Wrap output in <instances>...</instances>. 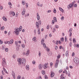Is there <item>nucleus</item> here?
<instances>
[{
    "label": "nucleus",
    "instance_id": "obj_37",
    "mask_svg": "<svg viewBox=\"0 0 79 79\" xmlns=\"http://www.w3.org/2000/svg\"><path fill=\"white\" fill-rule=\"evenodd\" d=\"M42 73L43 74H45V72L44 70L42 71Z\"/></svg>",
    "mask_w": 79,
    "mask_h": 79
},
{
    "label": "nucleus",
    "instance_id": "obj_51",
    "mask_svg": "<svg viewBox=\"0 0 79 79\" xmlns=\"http://www.w3.org/2000/svg\"><path fill=\"white\" fill-rule=\"evenodd\" d=\"M3 44V41L0 40V44Z\"/></svg>",
    "mask_w": 79,
    "mask_h": 79
},
{
    "label": "nucleus",
    "instance_id": "obj_18",
    "mask_svg": "<svg viewBox=\"0 0 79 79\" xmlns=\"http://www.w3.org/2000/svg\"><path fill=\"white\" fill-rule=\"evenodd\" d=\"M2 19L4 20V21H7V19H6L5 17H2Z\"/></svg>",
    "mask_w": 79,
    "mask_h": 79
},
{
    "label": "nucleus",
    "instance_id": "obj_23",
    "mask_svg": "<svg viewBox=\"0 0 79 79\" xmlns=\"http://www.w3.org/2000/svg\"><path fill=\"white\" fill-rule=\"evenodd\" d=\"M22 4L23 5H24L26 4V2L24 1H22Z\"/></svg>",
    "mask_w": 79,
    "mask_h": 79
},
{
    "label": "nucleus",
    "instance_id": "obj_47",
    "mask_svg": "<svg viewBox=\"0 0 79 79\" xmlns=\"http://www.w3.org/2000/svg\"><path fill=\"white\" fill-rule=\"evenodd\" d=\"M19 30H20V31H21V29H22V26H20L19 27Z\"/></svg>",
    "mask_w": 79,
    "mask_h": 79
},
{
    "label": "nucleus",
    "instance_id": "obj_32",
    "mask_svg": "<svg viewBox=\"0 0 79 79\" xmlns=\"http://www.w3.org/2000/svg\"><path fill=\"white\" fill-rule=\"evenodd\" d=\"M53 12L55 13H56V9L55 8L54 9Z\"/></svg>",
    "mask_w": 79,
    "mask_h": 79
},
{
    "label": "nucleus",
    "instance_id": "obj_15",
    "mask_svg": "<svg viewBox=\"0 0 79 79\" xmlns=\"http://www.w3.org/2000/svg\"><path fill=\"white\" fill-rule=\"evenodd\" d=\"M64 74H62L60 76V79H65V77H64Z\"/></svg>",
    "mask_w": 79,
    "mask_h": 79
},
{
    "label": "nucleus",
    "instance_id": "obj_42",
    "mask_svg": "<svg viewBox=\"0 0 79 79\" xmlns=\"http://www.w3.org/2000/svg\"><path fill=\"white\" fill-rule=\"evenodd\" d=\"M55 27H56V28H57V29H58V28H59V26H58V25H56L55 26Z\"/></svg>",
    "mask_w": 79,
    "mask_h": 79
},
{
    "label": "nucleus",
    "instance_id": "obj_57",
    "mask_svg": "<svg viewBox=\"0 0 79 79\" xmlns=\"http://www.w3.org/2000/svg\"><path fill=\"white\" fill-rule=\"evenodd\" d=\"M29 14H27L26 15H25V17H27V16H29Z\"/></svg>",
    "mask_w": 79,
    "mask_h": 79
},
{
    "label": "nucleus",
    "instance_id": "obj_17",
    "mask_svg": "<svg viewBox=\"0 0 79 79\" xmlns=\"http://www.w3.org/2000/svg\"><path fill=\"white\" fill-rule=\"evenodd\" d=\"M59 9L60 10L61 12H62V13H64V10L61 8L59 7Z\"/></svg>",
    "mask_w": 79,
    "mask_h": 79
},
{
    "label": "nucleus",
    "instance_id": "obj_27",
    "mask_svg": "<svg viewBox=\"0 0 79 79\" xmlns=\"http://www.w3.org/2000/svg\"><path fill=\"white\" fill-rule=\"evenodd\" d=\"M44 39H42L41 40V44H44Z\"/></svg>",
    "mask_w": 79,
    "mask_h": 79
},
{
    "label": "nucleus",
    "instance_id": "obj_44",
    "mask_svg": "<svg viewBox=\"0 0 79 79\" xmlns=\"http://www.w3.org/2000/svg\"><path fill=\"white\" fill-rule=\"evenodd\" d=\"M50 66L51 67H52V66H53V63H50Z\"/></svg>",
    "mask_w": 79,
    "mask_h": 79
},
{
    "label": "nucleus",
    "instance_id": "obj_39",
    "mask_svg": "<svg viewBox=\"0 0 79 79\" xmlns=\"http://www.w3.org/2000/svg\"><path fill=\"white\" fill-rule=\"evenodd\" d=\"M55 24V21L54 20H52V24Z\"/></svg>",
    "mask_w": 79,
    "mask_h": 79
},
{
    "label": "nucleus",
    "instance_id": "obj_50",
    "mask_svg": "<svg viewBox=\"0 0 79 79\" xmlns=\"http://www.w3.org/2000/svg\"><path fill=\"white\" fill-rule=\"evenodd\" d=\"M37 5L38 6H40V3L39 2L37 3Z\"/></svg>",
    "mask_w": 79,
    "mask_h": 79
},
{
    "label": "nucleus",
    "instance_id": "obj_14",
    "mask_svg": "<svg viewBox=\"0 0 79 79\" xmlns=\"http://www.w3.org/2000/svg\"><path fill=\"white\" fill-rule=\"evenodd\" d=\"M68 8H71L73 6V5L72 4H70L69 6H68Z\"/></svg>",
    "mask_w": 79,
    "mask_h": 79
},
{
    "label": "nucleus",
    "instance_id": "obj_4",
    "mask_svg": "<svg viewBox=\"0 0 79 79\" xmlns=\"http://www.w3.org/2000/svg\"><path fill=\"white\" fill-rule=\"evenodd\" d=\"M15 45H16V47H20V44H18V42L17 41H15Z\"/></svg>",
    "mask_w": 79,
    "mask_h": 79
},
{
    "label": "nucleus",
    "instance_id": "obj_59",
    "mask_svg": "<svg viewBox=\"0 0 79 79\" xmlns=\"http://www.w3.org/2000/svg\"><path fill=\"white\" fill-rule=\"evenodd\" d=\"M75 54L74 52H73L72 54V56H74Z\"/></svg>",
    "mask_w": 79,
    "mask_h": 79
},
{
    "label": "nucleus",
    "instance_id": "obj_16",
    "mask_svg": "<svg viewBox=\"0 0 79 79\" xmlns=\"http://www.w3.org/2000/svg\"><path fill=\"white\" fill-rule=\"evenodd\" d=\"M55 75V73H52L51 74V77H53Z\"/></svg>",
    "mask_w": 79,
    "mask_h": 79
},
{
    "label": "nucleus",
    "instance_id": "obj_52",
    "mask_svg": "<svg viewBox=\"0 0 79 79\" xmlns=\"http://www.w3.org/2000/svg\"><path fill=\"white\" fill-rule=\"evenodd\" d=\"M77 6V4H75L74 5V7H76Z\"/></svg>",
    "mask_w": 79,
    "mask_h": 79
},
{
    "label": "nucleus",
    "instance_id": "obj_64",
    "mask_svg": "<svg viewBox=\"0 0 79 79\" xmlns=\"http://www.w3.org/2000/svg\"><path fill=\"white\" fill-rule=\"evenodd\" d=\"M0 79H3V76H0Z\"/></svg>",
    "mask_w": 79,
    "mask_h": 79
},
{
    "label": "nucleus",
    "instance_id": "obj_53",
    "mask_svg": "<svg viewBox=\"0 0 79 79\" xmlns=\"http://www.w3.org/2000/svg\"><path fill=\"white\" fill-rule=\"evenodd\" d=\"M55 50H57L58 49V46H55Z\"/></svg>",
    "mask_w": 79,
    "mask_h": 79
},
{
    "label": "nucleus",
    "instance_id": "obj_30",
    "mask_svg": "<svg viewBox=\"0 0 79 79\" xmlns=\"http://www.w3.org/2000/svg\"><path fill=\"white\" fill-rule=\"evenodd\" d=\"M73 43H76V39H75V38L73 39Z\"/></svg>",
    "mask_w": 79,
    "mask_h": 79
},
{
    "label": "nucleus",
    "instance_id": "obj_22",
    "mask_svg": "<svg viewBox=\"0 0 79 79\" xmlns=\"http://www.w3.org/2000/svg\"><path fill=\"white\" fill-rule=\"evenodd\" d=\"M12 75L14 77V79H15V74L14 72L12 73Z\"/></svg>",
    "mask_w": 79,
    "mask_h": 79
},
{
    "label": "nucleus",
    "instance_id": "obj_40",
    "mask_svg": "<svg viewBox=\"0 0 79 79\" xmlns=\"http://www.w3.org/2000/svg\"><path fill=\"white\" fill-rule=\"evenodd\" d=\"M32 64H35V61L34 60L32 62Z\"/></svg>",
    "mask_w": 79,
    "mask_h": 79
},
{
    "label": "nucleus",
    "instance_id": "obj_63",
    "mask_svg": "<svg viewBox=\"0 0 79 79\" xmlns=\"http://www.w3.org/2000/svg\"><path fill=\"white\" fill-rule=\"evenodd\" d=\"M62 71H63V70H61V69L59 71V73H61V72H62Z\"/></svg>",
    "mask_w": 79,
    "mask_h": 79
},
{
    "label": "nucleus",
    "instance_id": "obj_10",
    "mask_svg": "<svg viewBox=\"0 0 79 79\" xmlns=\"http://www.w3.org/2000/svg\"><path fill=\"white\" fill-rule=\"evenodd\" d=\"M26 69L27 71H29V66L28 65H27L26 66Z\"/></svg>",
    "mask_w": 79,
    "mask_h": 79
},
{
    "label": "nucleus",
    "instance_id": "obj_36",
    "mask_svg": "<svg viewBox=\"0 0 79 79\" xmlns=\"http://www.w3.org/2000/svg\"><path fill=\"white\" fill-rule=\"evenodd\" d=\"M46 50L47 52H49L50 51V49L48 48H46Z\"/></svg>",
    "mask_w": 79,
    "mask_h": 79
},
{
    "label": "nucleus",
    "instance_id": "obj_11",
    "mask_svg": "<svg viewBox=\"0 0 79 79\" xmlns=\"http://www.w3.org/2000/svg\"><path fill=\"white\" fill-rule=\"evenodd\" d=\"M10 15H11L12 14L13 16H15V13L14 12H13V11H10Z\"/></svg>",
    "mask_w": 79,
    "mask_h": 79
},
{
    "label": "nucleus",
    "instance_id": "obj_46",
    "mask_svg": "<svg viewBox=\"0 0 79 79\" xmlns=\"http://www.w3.org/2000/svg\"><path fill=\"white\" fill-rule=\"evenodd\" d=\"M69 35L70 37H71V36H72V32H70Z\"/></svg>",
    "mask_w": 79,
    "mask_h": 79
},
{
    "label": "nucleus",
    "instance_id": "obj_20",
    "mask_svg": "<svg viewBox=\"0 0 79 79\" xmlns=\"http://www.w3.org/2000/svg\"><path fill=\"white\" fill-rule=\"evenodd\" d=\"M57 57V60H58V59H60V57H61V55H60V54H58Z\"/></svg>",
    "mask_w": 79,
    "mask_h": 79
},
{
    "label": "nucleus",
    "instance_id": "obj_28",
    "mask_svg": "<svg viewBox=\"0 0 79 79\" xmlns=\"http://www.w3.org/2000/svg\"><path fill=\"white\" fill-rule=\"evenodd\" d=\"M3 70H4V71H5V72L6 73H7V74L8 73L6 70V69H5V68H3Z\"/></svg>",
    "mask_w": 79,
    "mask_h": 79
},
{
    "label": "nucleus",
    "instance_id": "obj_6",
    "mask_svg": "<svg viewBox=\"0 0 79 79\" xmlns=\"http://www.w3.org/2000/svg\"><path fill=\"white\" fill-rule=\"evenodd\" d=\"M25 11H26V9L25 8H23V11L22 12V15H25Z\"/></svg>",
    "mask_w": 79,
    "mask_h": 79
},
{
    "label": "nucleus",
    "instance_id": "obj_8",
    "mask_svg": "<svg viewBox=\"0 0 79 79\" xmlns=\"http://www.w3.org/2000/svg\"><path fill=\"white\" fill-rule=\"evenodd\" d=\"M22 60L21 59V58H18L17 60V61L18 62H19V64H21V62H22Z\"/></svg>",
    "mask_w": 79,
    "mask_h": 79
},
{
    "label": "nucleus",
    "instance_id": "obj_54",
    "mask_svg": "<svg viewBox=\"0 0 79 79\" xmlns=\"http://www.w3.org/2000/svg\"><path fill=\"white\" fill-rule=\"evenodd\" d=\"M26 8H28V4L27 3L26 4Z\"/></svg>",
    "mask_w": 79,
    "mask_h": 79
},
{
    "label": "nucleus",
    "instance_id": "obj_56",
    "mask_svg": "<svg viewBox=\"0 0 79 79\" xmlns=\"http://www.w3.org/2000/svg\"><path fill=\"white\" fill-rule=\"evenodd\" d=\"M2 75H5V73L3 72V70H2Z\"/></svg>",
    "mask_w": 79,
    "mask_h": 79
},
{
    "label": "nucleus",
    "instance_id": "obj_55",
    "mask_svg": "<svg viewBox=\"0 0 79 79\" xmlns=\"http://www.w3.org/2000/svg\"><path fill=\"white\" fill-rule=\"evenodd\" d=\"M22 48H24V47H25V45H24V44H22Z\"/></svg>",
    "mask_w": 79,
    "mask_h": 79
},
{
    "label": "nucleus",
    "instance_id": "obj_58",
    "mask_svg": "<svg viewBox=\"0 0 79 79\" xmlns=\"http://www.w3.org/2000/svg\"><path fill=\"white\" fill-rule=\"evenodd\" d=\"M63 19H64V17L62 16L61 18V20L63 21Z\"/></svg>",
    "mask_w": 79,
    "mask_h": 79
},
{
    "label": "nucleus",
    "instance_id": "obj_43",
    "mask_svg": "<svg viewBox=\"0 0 79 79\" xmlns=\"http://www.w3.org/2000/svg\"><path fill=\"white\" fill-rule=\"evenodd\" d=\"M17 78V79H21V76H18Z\"/></svg>",
    "mask_w": 79,
    "mask_h": 79
},
{
    "label": "nucleus",
    "instance_id": "obj_12",
    "mask_svg": "<svg viewBox=\"0 0 79 79\" xmlns=\"http://www.w3.org/2000/svg\"><path fill=\"white\" fill-rule=\"evenodd\" d=\"M38 68L40 69H41L42 68V65L41 64H40L39 65Z\"/></svg>",
    "mask_w": 79,
    "mask_h": 79
},
{
    "label": "nucleus",
    "instance_id": "obj_62",
    "mask_svg": "<svg viewBox=\"0 0 79 79\" xmlns=\"http://www.w3.org/2000/svg\"><path fill=\"white\" fill-rule=\"evenodd\" d=\"M39 24H41V21H40V20H39Z\"/></svg>",
    "mask_w": 79,
    "mask_h": 79
},
{
    "label": "nucleus",
    "instance_id": "obj_45",
    "mask_svg": "<svg viewBox=\"0 0 79 79\" xmlns=\"http://www.w3.org/2000/svg\"><path fill=\"white\" fill-rule=\"evenodd\" d=\"M73 31V28H70L69 30V31L71 32V31Z\"/></svg>",
    "mask_w": 79,
    "mask_h": 79
},
{
    "label": "nucleus",
    "instance_id": "obj_33",
    "mask_svg": "<svg viewBox=\"0 0 79 79\" xmlns=\"http://www.w3.org/2000/svg\"><path fill=\"white\" fill-rule=\"evenodd\" d=\"M60 40L61 42H63L64 41V38H62L60 39Z\"/></svg>",
    "mask_w": 79,
    "mask_h": 79
},
{
    "label": "nucleus",
    "instance_id": "obj_13",
    "mask_svg": "<svg viewBox=\"0 0 79 79\" xmlns=\"http://www.w3.org/2000/svg\"><path fill=\"white\" fill-rule=\"evenodd\" d=\"M37 18L38 20H39L40 19V16H39V15L38 13H37Z\"/></svg>",
    "mask_w": 79,
    "mask_h": 79
},
{
    "label": "nucleus",
    "instance_id": "obj_41",
    "mask_svg": "<svg viewBox=\"0 0 79 79\" xmlns=\"http://www.w3.org/2000/svg\"><path fill=\"white\" fill-rule=\"evenodd\" d=\"M5 50L6 52H7L8 51V48H5Z\"/></svg>",
    "mask_w": 79,
    "mask_h": 79
},
{
    "label": "nucleus",
    "instance_id": "obj_26",
    "mask_svg": "<svg viewBox=\"0 0 79 79\" xmlns=\"http://www.w3.org/2000/svg\"><path fill=\"white\" fill-rule=\"evenodd\" d=\"M38 34L39 35H40V29L39 28H38Z\"/></svg>",
    "mask_w": 79,
    "mask_h": 79
},
{
    "label": "nucleus",
    "instance_id": "obj_3",
    "mask_svg": "<svg viewBox=\"0 0 79 79\" xmlns=\"http://www.w3.org/2000/svg\"><path fill=\"white\" fill-rule=\"evenodd\" d=\"M60 63V62H59V60L58 59H56V63L55 64V68H56L58 67V64Z\"/></svg>",
    "mask_w": 79,
    "mask_h": 79
},
{
    "label": "nucleus",
    "instance_id": "obj_38",
    "mask_svg": "<svg viewBox=\"0 0 79 79\" xmlns=\"http://www.w3.org/2000/svg\"><path fill=\"white\" fill-rule=\"evenodd\" d=\"M32 40L34 41L35 40H36V37H34L33 39Z\"/></svg>",
    "mask_w": 79,
    "mask_h": 79
},
{
    "label": "nucleus",
    "instance_id": "obj_48",
    "mask_svg": "<svg viewBox=\"0 0 79 79\" xmlns=\"http://www.w3.org/2000/svg\"><path fill=\"white\" fill-rule=\"evenodd\" d=\"M8 5H10L11 6H12V4H11V2H9L8 3Z\"/></svg>",
    "mask_w": 79,
    "mask_h": 79
},
{
    "label": "nucleus",
    "instance_id": "obj_7",
    "mask_svg": "<svg viewBox=\"0 0 79 79\" xmlns=\"http://www.w3.org/2000/svg\"><path fill=\"white\" fill-rule=\"evenodd\" d=\"M74 63H76V64H77V63H78V61H77V58H75L74 60Z\"/></svg>",
    "mask_w": 79,
    "mask_h": 79
},
{
    "label": "nucleus",
    "instance_id": "obj_9",
    "mask_svg": "<svg viewBox=\"0 0 79 79\" xmlns=\"http://www.w3.org/2000/svg\"><path fill=\"white\" fill-rule=\"evenodd\" d=\"M26 63V60L24 59H22V62L21 63L22 64H24Z\"/></svg>",
    "mask_w": 79,
    "mask_h": 79
},
{
    "label": "nucleus",
    "instance_id": "obj_1",
    "mask_svg": "<svg viewBox=\"0 0 79 79\" xmlns=\"http://www.w3.org/2000/svg\"><path fill=\"white\" fill-rule=\"evenodd\" d=\"M15 31H14V33H15L17 35H19V32L20 31V30L19 28H16L15 29Z\"/></svg>",
    "mask_w": 79,
    "mask_h": 79
},
{
    "label": "nucleus",
    "instance_id": "obj_2",
    "mask_svg": "<svg viewBox=\"0 0 79 79\" xmlns=\"http://www.w3.org/2000/svg\"><path fill=\"white\" fill-rule=\"evenodd\" d=\"M2 64L3 66H5L6 64V61H5V58H3L2 59Z\"/></svg>",
    "mask_w": 79,
    "mask_h": 79
},
{
    "label": "nucleus",
    "instance_id": "obj_21",
    "mask_svg": "<svg viewBox=\"0 0 79 79\" xmlns=\"http://www.w3.org/2000/svg\"><path fill=\"white\" fill-rule=\"evenodd\" d=\"M29 50H28L27 52V53H26V56H28V55H29Z\"/></svg>",
    "mask_w": 79,
    "mask_h": 79
},
{
    "label": "nucleus",
    "instance_id": "obj_19",
    "mask_svg": "<svg viewBox=\"0 0 79 79\" xmlns=\"http://www.w3.org/2000/svg\"><path fill=\"white\" fill-rule=\"evenodd\" d=\"M36 25L37 28H39V23H38V22H36Z\"/></svg>",
    "mask_w": 79,
    "mask_h": 79
},
{
    "label": "nucleus",
    "instance_id": "obj_61",
    "mask_svg": "<svg viewBox=\"0 0 79 79\" xmlns=\"http://www.w3.org/2000/svg\"><path fill=\"white\" fill-rule=\"evenodd\" d=\"M49 25H48L47 27V29H49Z\"/></svg>",
    "mask_w": 79,
    "mask_h": 79
},
{
    "label": "nucleus",
    "instance_id": "obj_25",
    "mask_svg": "<svg viewBox=\"0 0 79 79\" xmlns=\"http://www.w3.org/2000/svg\"><path fill=\"white\" fill-rule=\"evenodd\" d=\"M43 45V47L44 48H46V44H45L43 43V44H42Z\"/></svg>",
    "mask_w": 79,
    "mask_h": 79
},
{
    "label": "nucleus",
    "instance_id": "obj_34",
    "mask_svg": "<svg viewBox=\"0 0 79 79\" xmlns=\"http://www.w3.org/2000/svg\"><path fill=\"white\" fill-rule=\"evenodd\" d=\"M44 77L45 79H48V77H47V75H44Z\"/></svg>",
    "mask_w": 79,
    "mask_h": 79
},
{
    "label": "nucleus",
    "instance_id": "obj_29",
    "mask_svg": "<svg viewBox=\"0 0 79 79\" xmlns=\"http://www.w3.org/2000/svg\"><path fill=\"white\" fill-rule=\"evenodd\" d=\"M53 19L54 21H55V22H56H56H57V20H56V17H54Z\"/></svg>",
    "mask_w": 79,
    "mask_h": 79
},
{
    "label": "nucleus",
    "instance_id": "obj_31",
    "mask_svg": "<svg viewBox=\"0 0 79 79\" xmlns=\"http://www.w3.org/2000/svg\"><path fill=\"white\" fill-rule=\"evenodd\" d=\"M1 29H1L2 31H3V30H4V29H5V27H4L2 26V27H1Z\"/></svg>",
    "mask_w": 79,
    "mask_h": 79
},
{
    "label": "nucleus",
    "instance_id": "obj_49",
    "mask_svg": "<svg viewBox=\"0 0 79 79\" xmlns=\"http://www.w3.org/2000/svg\"><path fill=\"white\" fill-rule=\"evenodd\" d=\"M66 69L67 70H68V71H69V67H68V66H66Z\"/></svg>",
    "mask_w": 79,
    "mask_h": 79
},
{
    "label": "nucleus",
    "instance_id": "obj_24",
    "mask_svg": "<svg viewBox=\"0 0 79 79\" xmlns=\"http://www.w3.org/2000/svg\"><path fill=\"white\" fill-rule=\"evenodd\" d=\"M13 40H11L10 41V44H13Z\"/></svg>",
    "mask_w": 79,
    "mask_h": 79
},
{
    "label": "nucleus",
    "instance_id": "obj_35",
    "mask_svg": "<svg viewBox=\"0 0 79 79\" xmlns=\"http://www.w3.org/2000/svg\"><path fill=\"white\" fill-rule=\"evenodd\" d=\"M39 56L40 57V56H41V52L40 51L39 52Z\"/></svg>",
    "mask_w": 79,
    "mask_h": 79
},
{
    "label": "nucleus",
    "instance_id": "obj_5",
    "mask_svg": "<svg viewBox=\"0 0 79 79\" xmlns=\"http://www.w3.org/2000/svg\"><path fill=\"white\" fill-rule=\"evenodd\" d=\"M48 63H46V64H44V69H46V68H47L48 67Z\"/></svg>",
    "mask_w": 79,
    "mask_h": 79
},
{
    "label": "nucleus",
    "instance_id": "obj_60",
    "mask_svg": "<svg viewBox=\"0 0 79 79\" xmlns=\"http://www.w3.org/2000/svg\"><path fill=\"white\" fill-rule=\"evenodd\" d=\"M76 47L77 48H79V45L78 44H77L76 45Z\"/></svg>",
    "mask_w": 79,
    "mask_h": 79
}]
</instances>
